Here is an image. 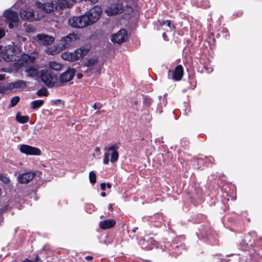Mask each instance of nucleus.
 <instances>
[{
	"label": "nucleus",
	"instance_id": "15",
	"mask_svg": "<svg viewBox=\"0 0 262 262\" xmlns=\"http://www.w3.org/2000/svg\"><path fill=\"white\" fill-rule=\"evenodd\" d=\"M37 40L44 46L50 45L55 41V38L47 34H38L36 35Z\"/></svg>",
	"mask_w": 262,
	"mask_h": 262
},
{
	"label": "nucleus",
	"instance_id": "8",
	"mask_svg": "<svg viewBox=\"0 0 262 262\" xmlns=\"http://www.w3.org/2000/svg\"><path fill=\"white\" fill-rule=\"evenodd\" d=\"M102 13V10L101 8L95 6L92 9H90L88 13L86 14L89 19L90 25L96 22L99 18Z\"/></svg>",
	"mask_w": 262,
	"mask_h": 262
},
{
	"label": "nucleus",
	"instance_id": "34",
	"mask_svg": "<svg viewBox=\"0 0 262 262\" xmlns=\"http://www.w3.org/2000/svg\"><path fill=\"white\" fill-rule=\"evenodd\" d=\"M166 26H168L170 29H174L175 27L174 25L171 24V21L169 20H167Z\"/></svg>",
	"mask_w": 262,
	"mask_h": 262
},
{
	"label": "nucleus",
	"instance_id": "38",
	"mask_svg": "<svg viewBox=\"0 0 262 262\" xmlns=\"http://www.w3.org/2000/svg\"><path fill=\"white\" fill-rule=\"evenodd\" d=\"M93 258V257L92 256H86L85 257V259L88 260H92Z\"/></svg>",
	"mask_w": 262,
	"mask_h": 262
},
{
	"label": "nucleus",
	"instance_id": "7",
	"mask_svg": "<svg viewBox=\"0 0 262 262\" xmlns=\"http://www.w3.org/2000/svg\"><path fill=\"white\" fill-rule=\"evenodd\" d=\"M91 47L89 45H85L73 52H69L71 55V61H76L79 58L85 56L90 51Z\"/></svg>",
	"mask_w": 262,
	"mask_h": 262
},
{
	"label": "nucleus",
	"instance_id": "29",
	"mask_svg": "<svg viewBox=\"0 0 262 262\" xmlns=\"http://www.w3.org/2000/svg\"><path fill=\"white\" fill-rule=\"evenodd\" d=\"M61 57L64 60L72 61L71 55L68 52H63L61 55Z\"/></svg>",
	"mask_w": 262,
	"mask_h": 262
},
{
	"label": "nucleus",
	"instance_id": "32",
	"mask_svg": "<svg viewBox=\"0 0 262 262\" xmlns=\"http://www.w3.org/2000/svg\"><path fill=\"white\" fill-rule=\"evenodd\" d=\"M101 106H102V104H100V103H95L94 104L93 107L95 110H99L101 108Z\"/></svg>",
	"mask_w": 262,
	"mask_h": 262
},
{
	"label": "nucleus",
	"instance_id": "20",
	"mask_svg": "<svg viewBox=\"0 0 262 262\" xmlns=\"http://www.w3.org/2000/svg\"><path fill=\"white\" fill-rule=\"evenodd\" d=\"M116 221L113 219H108L102 221L99 223V227L102 229H107L115 226Z\"/></svg>",
	"mask_w": 262,
	"mask_h": 262
},
{
	"label": "nucleus",
	"instance_id": "35",
	"mask_svg": "<svg viewBox=\"0 0 262 262\" xmlns=\"http://www.w3.org/2000/svg\"><path fill=\"white\" fill-rule=\"evenodd\" d=\"M158 23L161 25V26H164V25H165L166 24V22L167 21V20H158Z\"/></svg>",
	"mask_w": 262,
	"mask_h": 262
},
{
	"label": "nucleus",
	"instance_id": "19",
	"mask_svg": "<svg viewBox=\"0 0 262 262\" xmlns=\"http://www.w3.org/2000/svg\"><path fill=\"white\" fill-rule=\"evenodd\" d=\"M26 87V82L23 80H19L14 82H11L8 84V89H11V90L14 89H24Z\"/></svg>",
	"mask_w": 262,
	"mask_h": 262
},
{
	"label": "nucleus",
	"instance_id": "42",
	"mask_svg": "<svg viewBox=\"0 0 262 262\" xmlns=\"http://www.w3.org/2000/svg\"><path fill=\"white\" fill-rule=\"evenodd\" d=\"M162 36H163V37L164 39L166 40V38H167V35H166V33H163Z\"/></svg>",
	"mask_w": 262,
	"mask_h": 262
},
{
	"label": "nucleus",
	"instance_id": "36",
	"mask_svg": "<svg viewBox=\"0 0 262 262\" xmlns=\"http://www.w3.org/2000/svg\"><path fill=\"white\" fill-rule=\"evenodd\" d=\"M100 187H101V189L102 190H104L105 189V187H106V185L105 183H101V185H100Z\"/></svg>",
	"mask_w": 262,
	"mask_h": 262
},
{
	"label": "nucleus",
	"instance_id": "30",
	"mask_svg": "<svg viewBox=\"0 0 262 262\" xmlns=\"http://www.w3.org/2000/svg\"><path fill=\"white\" fill-rule=\"evenodd\" d=\"M8 90H11V89H8V85L5 86L0 83V94H4Z\"/></svg>",
	"mask_w": 262,
	"mask_h": 262
},
{
	"label": "nucleus",
	"instance_id": "37",
	"mask_svg": "<svg viewBox=\"0 0 262 262\" xmlns=\"http://www.w3.org/2000/svg\"><path fill=\"white\" fill-rule=\"evenodd\" d=\"M5 35V33L3 31L0 30V39Z\"/></svg>",
	"mask_w": 262,
	"mask_h": 262
},
{
	"label": "nucleus",
	"instance_id": "51",
	"mask_svg": "<svg viewBox=\"0 0 262 262\" xmlns=\"http://www.w3.org/2000/svg\"><path fill=\"white\" fill-rule=\"evenodd\" d=\"M6 209H3V211L6 210Z\"/></svg>",
	"mask_w": 262,
	"mask_h": 262
},
{
	"label": "nucleus",
	"instance_id": "24",
	"mask_svg": "<svg viewBox=\"0 0 262 262\" xmlns=\"http://www.w3.org/2000/svg\"><path fill=\"white\" fill-rule=\"evenodd\" d=\"M49 67L55 71H59L61 68L62 66L58 62L55 61H51L49 63Z\"/></svg>",
	"mask_w": 262,
	"mask_h": 262
},
{
	"label": "nucleus",
	"instance_id": "13",
	"mask_svg": "<svg viewBox=\"0 0 262 262\" xmlns=\"http://www.w3.org/2000/svg\"><path fill=\"white\" fill-rule=\"evenodd\" d=\"M127 36V31L125 29H121L116 34H114L112 36L111 40L114 43L118 44L122 43L125 41Z\"/></svg>",
	"mask_w": 262,
	"mask_h": 262
},
{
	"label": "nucleus",
	"instance_id": "47",
	"mask_svg": "<svg viewBox=\"0 0 262 262\" xmlns=\"http://www.w3.org/2000/svg\"><path fill=\"white\" fill-rule=\"evenodd\" d=\"M137 229H138V228H137V227H135V228H134L133 229V230H132V232H136V231L137 230Z\"/></svg>",
	"mask_w": 262,
	"mask_h": 262
},
{
	"label": "nucleus",
	"instance_id": "21",
	"mask_svg": "<svg viewBox=\"0 0 262 262\" xmlns=\"http://www.w3.org/2000/svg\"><path fill=\"white\" fill-rule=\"evenodd\" d=\"M44 101L43 100H35L32 101L30 103V107L33 110H37L40 108L43 105Z\"/></svg>",
	"mask_w": 262,
	"mask_h": 262
},
{
	"label": "nucleus",
	"instance_id": "12",
	"mask_svg": "<svg viewBox=\"0 0 262 262\" xmlns=\"http://www.w3.org/2000/svg\"><path fill=\"white\" fill-rule=\"evenodd\" d=\"M36 5L38 9L43 10L45 12L48 13L53 11L57 7V4L54 2H48L42 4L40 2H36Z\"/></svg>",
	"mask_w": 262,
	"mask_h": 262
},
{
	"label": "nucleus",
	"instance_id": "14",
	"mask_svg": "<svg viewBox=\"0 0 262 262\" xmlns=\"http://www.w3.org/2000/svg\"><path fill=\"white\" fill-rule=\"evenodd\" d=\"M35 58L34 56L24 54L18 61L17 63L20 67H28L34 62Z\"/></svg>",
	"mask_w": 262,
	"mask_h": 262
},
{
	"label": "nucleus",
	"instance_id": "43",
	"mask_svg": "<svg viewBox=\"0 0 262 262\" xmlns=\"http://www.w3.org/2000/svg\"><path fill=\"white\" fill-rule=\"evenodd\" d=\"M108 208L109 210L112 211L113 210L112 205L111 204H110L108 206Z\"/></svg>",
	"mask_w": 262,
	"mask_h": 262
},
{
	"label": "nucleus",
	"instance_id": "33",
	"mask_svg": "<svg viewBox=\"0 0 262 262\" xmlns=\"http://www.w3.org/2000/svg\"><path fill=\"white\" fill-rule=\"evenodd\" d=\"M148 242L150 243L151 245H154L155 246H157V245H158L157 242H156L155 240H154L152 238H149L148 239Z\"/></svg>",
	"mask_w": 262,
	"mask_h": 262
},
{
	"label": "nucleus",
	"instance_id": "41",
	"mask_svg": "<svg viewBox=\"0 0 262 262\" xmlns=\"http://www.w3.org/2000/svg\"><path fill=\"white\" fill-rule=\"evenodd\" d=\"M5 77V75L0 74V80H3Z\"/></svg>",
	"mask_w": 262,
	"mask_h": 262
},
{
	"label": "nucleus",
	"instance_id": "28",
	"mask_svg": "<svg viewBox=\"0 0 262 262\" xmlns=\"http://www.w3.org/2000/svg\"><path fill=\"white\" fill-rule=\"evenodd\" d=\"M96 176L95 172L93 171L89 173V179L92 184H94L96 182Z\"/></svg>",
	"mask_w": 262,
	"mask_h": 262
},
{
	"label": "nucleus",
	"instance_id": "25",
	"mask_svg": "<svg viewBox=\"0 0 262 262\" xmlns=\"http://www.w3.org/2000/svg\"><path fill=\"white\" fill-rule=\"evenodd\" d=\"M20 98L18 96H14L11 99L10 103L9 105V107H13L15 106L19 102Z\"/></svg>",
	"mask_w": 262,
	"mask_h": 262
},
{
	"label": "nucleus",
	"instance_id": "4",
	"mask_svg": "<svg viewBox=\"0 0 262 262\" xmlns=\"http://www.w3.org/2000/svg\"><path fill=\"white\" fill-rule=\"evenodd\" d=\"M19 15L22 19L33 21L39 20L43 15H39L37 10L35 11L32 8H26L20 11Z\"/></svg>",
	"mask_w": 262,
	"mask_h": 262
},
{
	"label": "nucleus",
	"instance_id": "27",
	"mask_svg": "<svg viewBox=\"0 0 262 262\" xmlns=\"http://www.w3.org/2000/svg\"><path fill=\"white\" fill-rule=\"evenodd\" d=\"M37 95L40 97L42 96H46L48 95V92L45 88L40 89L37 92Z\"/></svg>",
	"mask_w": 262,
	"mask_h": 262
},
{
	"label": "nucleus",
	"instance_id": "1",
	"mask_svg": "<svg viewBox=\"0 0 262 262\" xmlns=\"http://www.w3.org/2000/svg\"><path fill=\"white\" fill-rule=\"evenodd\" d=\"M76 39L77 35L73 33L62 37L60 39L58 45L54 46L51 49V54L54 55L63 50L68 49L74 43Z\"/></svg>",
	"mask_w": 262,
	"mask_h": 262
},
{
	"label": "nucleus",
	"instance_id": "5",
	"mask_svg": "<svg viewBox=\"0 0 262 262\" xmlns=\"http://www.w3.org/2000/svg\"><path fill=\"white\" fill-rule=\"evenodd\" d=\"M89 19L85 15L74 16L69 19L68 24L74 28H82L90 25Z\"/></svg>",
	"mask_w": 262,
	"mask_h": 262
},
{
	"label": "nucleus",
	"instance_id": "23",
	"mask_svg": "<svg viewBox=\"0 0 262 262\" xmlns=\"http://www.w3.org/2000/svg\"><path fill=\"white\" fill-rule=\"evenodd\" d=\"M183 239V236H180L174 239L173 243L176 248H181L182 249L184 248L185 245L183 244V243H181V241Z\"/></svg>",
	"mask_w": 262,
	"mask_h": 262
},
{
	"label": "nucleus",
	"instance_id": "6",
	"mask_svg": "<svg viewBox=\"0 0 262 262\" xmlns=\"http://www.w3.org/2000/svg\"><path fill=\"white\" fill-rule=\"evenodd\" d=\"M4 16L6 18V21L8 24L9 28L12 29L16 26L18 21L17 13L10 10H7L4 13Z\"/></svg>",
	"mask_w": 262,
	"mask_h": 262
},
{
	"label": "nucleus",
	"instance_id": "31",
	"mask_svg": "<svg viewBox=\"0 0 262 262\" xmlns=\"http://www.w3.org/2000/svg\"><path fill=\"white\" fill-rule=\"evenodd\" d=\"M151 103V99L150 98L145 97L144 98L143 104L146 107H149Z\"/></svg>",
	"mask_w": 262,
	"mask_h": 262
},
{
	"label": "nucleus",
	"instance_id": "18",
	"mask_svg": "<svg viewBox=\"0 0 262 262\" xmlns=\"http://www.w3.org/2000/svg\"><path fill=\"white\" fill-rule=\"evenodd\" d=\"M25 72L27 76L31 78L37 77L39 76V72L37 68L33 66H29L25 70Z\"/></svg>",
	"mask_w": 262,
	"mask_h": 262
},
{
	"label": "nucleus",
	"instance_id": "16",
	"mask_svg": "<svg viewBox=\"0 0 262 262\" xmlns=\"http://www.w3.org/2000/svg\"><path fill=\"white\" fill-rule=\"evenodd\" d=\"M75 70L69 69L66 72L61 74L60 81L61 82H67L72 80L75 75Z\"/></svg>",
	"mask_w": 262,
	"mask_h": 262
},
{
	"label": "nucleus",
	"instance_id": "17",
	"mask_svg": "<svg viewBox=\"0 0 262 262\" xmlns=\"http://www.w3.org/2000/svg\"><path fill=\"white\" fill-rule=\"evenodd\" d=\"M35 176V173L28 172L22 173L18 177V180L19 183L27 184L31 181Z\"/></svg>",
	"mask_w": 262,
	"mask_h": 262
},
{
	"label": "nucleus",
	"instance_id": "48",
	"mask_svg": "<svg viewBox=\"0 0 262 262\" xmlns=\"http://www.w3.org/2000/svg\"><path fill=\"white\" fill-rule=\"evenodd\" d=\"M107 188H110L111 187V184L110 183H107Z\"/></svg>",
	"mask_w": 262,
	"mask_h": 262
},
{
	"label": "nucleus",
	"instance_id": "49",
	"mask_svg": "<svg viewBox=\"0 0 262 262\" xmlns=\"http://www.w3.org/2000/svg\"><path fill=\"white\" fill-rule=\"evenodd\" d=\"M100 150L99 148V147H96V149H95V150L96 151H99Z\"/></svg>",
	"mask_w": 262,
	"mask_h": 262
},
{
	"label": "nucleus",
	"instance_id": "26",
	"mask_svg": "<svg viewBox=\"0 0 262 262\" xmlns=\"http://www.w3.org/2000/svg\"><path fill=\"white\" fill-rule=\"evenodd\" d=\"M97 62V58L96 57H92L89 59L86 63L85 65L88 67H91L94 65Z\"/></svg>",
	"mask_w": 262,
	"mask_h": 262
},
{
	"label": "nucleus",
	"instance_id": "40",
	"mask_svg": "<svg viewBox=\"0 0 262 262\" xmlns=\"http://www.w3.org/2000/svg\"><path fill=\"white\" fill-rule=\"evenodd\" d=\"M38 261H40V258L38 256H36V258L33 260V262H37Z\"/></svg>",
	"mask_w": 262,
	"mask_h": 262
},
{
	"label": "nucleus",
	"instance_id": "2",
	"mask_svg": "<svg viewBox=\"0 0 262 262\" xmlns=\"http://www.w3.org/2000/svg\"><path fill=\"white\" fill-rule=\"evenodd\" d=\"M120 145V143H116L104 148V155L103 161L104 164L107 165L108 164L110 156H111L110 161L112 163H115L118 160L119 158L118 150L119 148Z\"/></svg>",
	"mask_w": 262,
	"mask_h": 262
},
{
	"label": "nucleus",
	"instance_id": "45",
	"mask_svg": "<svg viewBox=\"0 0 262 262\" xmlns=\"http://www.w3.org/2000/svg\"><path fill=\"white\" fill-rule=\"evenodd\" d=\"M101 195L102 196H103V197H104V196H106V193H105V192H101Z\"/></svg>",
	"mask_w": 262,
	"mask_h": 262
},
{
	"label": "nucleus",
	"instance_id": "11",
	"mask_svg": "<svg viewBox=\"0 0 262 262\" xmlns=\"http://www.w3.org/2000/svg\"><path fill=\"white\" fill-rule=\"evenodd\" d=\"M183 75V68L181 65L176 67L174 70L172 71L169 70L168 72V77L169 79L175 81L180 80Z\"/></svg>",
	"mask_w": 262,
	"mask_h": 262
},
{
	"label": "nucleus",
	"instance_id": "10",
	"mask_svg": "<svg viewBox=\"0 0 262 262\" xmlns=\"http://www.w3.org/2000/svg\"><path fill=\"white\" fill-rule=\"evenodd\" d=\"M19 150L21 153L27 155L39 156L41 154L40 150L39 148L26 144L21 145Z\"/></svg>",
	"mask_w": 262,
	"mask_h": 262
},
{
	"label": "nucleus",
	"instance_id": "39",
	"mask_svg": "<svg viewBox=\"0 0 262 262\" xmlns=\"http://www.w3.org/2000/svg\"><path fill=\"white\" fill-rule=\"evenodd\" d=\"M22 262H33V260L29 259L26 258L25 260H23Z\"/></svg>",
	"mask_w": 262,
	"mask_h": 262
},
{
	"label": "nucleus",
	"instance_id": "22",
	"mask_svg": "<svg viewBox=\"0 0 262 262\" xmlns=\"http://www.w3.org/2000/svg\"><path fill=\"white\" fill-rule=\"evenodd\" d=\"M16 120L20 123H25L28 121L29 117L27 116H21L19 113H18L16 115Z\"/></svg>",
	"mask_w": 262,
	"mask_h": 262
},
{
	"label": "nucleus",
	"instance_id": "44",
	"mask_svg": "<svg viewBox=\"0 0 262 262\" xmlns=\"http://www.w3.org/2000/svg\"><path fill=\"white\" fill-rule=\"evenodd\" d=\"M82 77V74H78L77 75V77L79 79L81 78Z\"/></svg>",
	"mask_w": 262,
	"mask_h": 262
},
{
	"label": "nucleus",
	"instance_id": "9",
	"mask_svg": "<svg viewBox=\"0 0 262 262\" xmlns=\"http://www.w3.org/2000/svg\"><path fill=\"white\" fill-rule=\"evenodd\" d=\"M40 78L41 80L49 88L52 87L55 83L54 77L48 70H41Z\"/></svg>",
	"mask_w": 262,
	"mask_h": 262
},
{
	"label": "nucleus",
	"instance_id": "46",
	"mask_svg": "<svg viewBox=\"0 0 262 262\" xmlns=\"http://www.w3.org/2000/svg\"><path fill=\"white\" fill-rule=\"evenodd\" d=\"M208 161L210 162H212V160H213L212 157L208 158Z\"/></svg>",
	"mask_w": 262,
	"mask_h": 262
},
{
	"label": "nucleus",
	"instance_id": "50",
	"mask_svg": "<svg viewBox=\"0 0 262 262\" xmlns=\"http://www.w3.org/2000/svg\"><path fill=\"white\" fill-rule=\"evenodd\" d=\"M137 103H138V102H137V101H135V104H136H136H137Z\"/></svg>",
	"mask_w": 262,
	"mask_h": 262
},
{
	"label": "nucleus",
	"instance_id": "3",
	"mask_svg": "<svg viewBox=\"0 0 262 262\" xmlns=\"http://www.w3.org/2000/svg\"><path fill=\"white\" fill-rule=\"evenodd\" d=\"M123 11H126L127 13L129 14L132 12L133 8L130 6H126L125 9L124 7V4L121 1L113 4L111 7H108L105 11L107 15H113L122 13Z\"/></svg>",
	"mask_w": 262,
	"mask_h": 262
}]
</instances>
